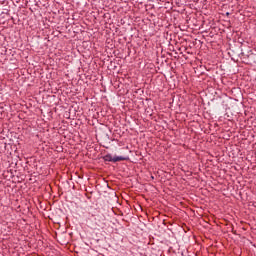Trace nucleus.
<instances>
[{
    "mask_svg": "<svg viewBox=\"0 0 256 256\" xmlns=\"http://www.w3.org/2000/svg\"><path fill=\"white\" fill-rule=\"evenodd\" d=\"M104 161H112L113 163H117V161H129V157H123V156L113 157L111 154H108L104 156Z\"/></svg>",
    "mask_w": 256,
    "mask_h": 256,
    "instance_id": "1",
    "label": "nucleus"
}]
</instances>
